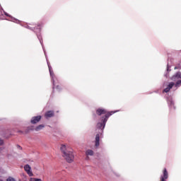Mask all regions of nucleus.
<instances>
[{"instance_id": "nucleus-1", "label": "nucleus", "mask_w": 181, "mask_h": 181, "mask_svg": "<svg viewBox=\"0 0 181 181\" xmlns=\"http://www.w3.org/2000/svg\"><path fill=\"white\" fill-rule=\"evenodd\" d=\"M114 112H107L105 109L99 108L96 110L97 115L101 116L104 115V117H102L101 122L98 123L97 128L98 129H100V132H103V130L104 128H105V124H107V121H108V118L114 114Z\"/></svg>"}, {"instance_id": "nucleus-14", "label": "nucleus", "mask_w": 181, "mask_h": 181, "mask_svg": "<svg viewBox=\"0 0 181 181\" xmlns=\"http://www.w3.org/2000/svg\"><path fill=\"white\" fill-rule=\"evenodd\" d=\"M181 86V80H178L175 83V87H180Z\"/></svg>"}, {"instance_id": "nucleus-21", "label": "nucleus", "mask_w": 181, "mask_h": 181, "mask_svg": "<svg viewBox=\"0 0 181 181\" xmlns=\"http://www.w3.org/2000/svg\"><path fill=\"white\" fill-rule=\"evenodd\" d=\"M0 181H3L2 180H0Z\"/></svg>"}, {"instance_id": "nucleus-4", "label": "nucleus", "mask_w": 181, "mask_h": 181, "mask_svg": "<svg viewBox=\"0 0 181 181\" xmlns=\"http://www.w3.org/2000/svg\"><path fill=\"white\" fill-rule=\"evenodd\" d=\"M24 170L25 172L28 173L29 176H33V173H32V168H30V165H25L24 166Z\"/></svg>"}, {"instance_id": "nucleus-11", "label": "nucleus", "mask_w": 181, "mask_h": 181, "mask_svg": "<svg viewBox=\"0 0 181 181\" xmlns=\"http://www.w3.org/2000/svg\"><path fill=\"white\" fill-rule=\"evenodd\" d=\"M43 128H45V125L44 124H40V125H38L35 127V131L39 132V131L43 129Z\"/></svg>"}, {"instance_id": "nucleus-17", "label": "nucleus", "mask_w": 181, "mask_h": 181, "mask_svg": "<svg viewBox=\"0 0 181 181\" xmlns=\"http://www.w3.org/2000/svg\"><path fill=\"white\" fill-rule=\"evenodd\" d=\"M1 145H4V140L0 139V146Z\"/></svg>"}, {"instance_id": "nucleus-13", "label": "nucleus", "mask_w": 181, "mask_h": 181, "mask_svg": "<svg viewBox=\"0 0 181 181\" xmlns=\"http://www.w3.org/2000/svg\"><path fill=\"white\" fill-rule=\"evenodd\" d=\"M33 129L32 127H28L27 129L25 132L18 131L21 134H29V131H33Z\"/></svg>"}, {"instance_id": "nucleus-5", "label": "nucleus", "mask_w": 181, "mask_h": 181, "mask_svg": "<svg viewBox=\"0 0 181 181\" xmlns=\"http://www.w3.org/2000/svg\"><path fill=\"white\" fill-rule=\"evenodd\" d=\"M168 107L170 108V111H172L173 110H176V107H175V102L172 100H169L168 101Z\"/></svg>"}, {"instance_id": "nucleus-19", "label": "nucleus", "mask_w": 181, "mask_h": 181, "mask_svg": "<svg viewBox=\"0 0 181 181\" xmlns=\"http://www.w3.org/2000/svg\"><path fill=\"white\" fill-rule=\"evenodd\" d=\"M53 86H53V88H54V83H53Z\"/></svg>"}, {"instance_id": "nucleus-15", "label": "nucleus", "mask_w": 181, "mask_h": 181, "mask_svg": "<svg viewBox=\"0 0 181 181\" xmlns=\"http://www.w3.org/2000/svg\"><path fill=\"white\" fill-rule=\"evenodd\" d=\"M30 181H42L40 179H36V178H31Z\"/></svg>"}, {"instance_id": "nucleus-2", "label": "nucleus", "mask_w": 181, "mask_h": 181, "mask_svg": "<svg viewBox=\"0 0 181 181\" xmlns=\"http://www.w3.org/2000/svg\"><path fill=\"white\" fill-rule=\"evenodd\" d=\"M60 149L62 153L63 158H64L68 163H71V162L74 160V154H73V149L63 144L61 146Z\"/></svg>"}, {"instance_id": "nucleus-18", "label": "nucleus", "mask_w": 181, "mask_h": 181, "mask_svg": "<svg viewBox=\"0 0 181 181\" xmlns=\"http://www.w3.org/2000/svg\"><path fill=\"white\" fill-rule=\"evenodd\" d=\"M56 88H57V90H62V87H60V86H56Z\"/></svg>"}, {"instance_id": "nucleus-7", "label": "nucleus", "mask_w": 181, "mask_h": 181, "mask_svg": "<svg viewBox=\"0 0 181 181\" xmlns=\"http://www.w3.org/2000/svg\"><path fill=\"white\" fill-rule=\"evenodd\" d=\"M181 78V72H177L174 76H172L171 80L173 81H177V80H179Z\"/></svg>"}, {"instance_id": "nucleus-3", "label": "nucleus", "mask_w": 181, "mask_h": 181, "mask_svg": "<svg viewBox=\"0 0 181 181\" xmlns=\"http://www.w3.org/2000/svg\"><path fill=\"white\" fill-rule=\"evenodd\" d=\"M40 119H42L41 115L35 116L31 118L30 122L33 124H37V122H39Z\"/></svg>"}, {"instance_id": "nucleus-8", "label": "nucleus", "mask_w": 181, "mask_h": 181, "mask_svg": "<svg viewBox=\"0 0 181 181\" xmlns=\"http://www.w3.org/2000/svg\"><path fill=\"white\" fill-rule=\"evenodd\" d=\"M173 86H175V83L173 82L170 83L168 87L163 90V93H169V91H170V89L173 88Z\"/></svg>"}, {"instance_id": "nucleus-16", "label": "nucleus", "mask_w": 181, "mask_h": 181, "mask_svg": "<svg viewBox=\"0 0 181 181\" xmlns=\"http://www.w3.org/2000/svg\"><path fill=\"white\" fill-rule=\"evenodd\" d=\"M6 181H15V179L10 177L7 178Z\"/></svg>"}, {"instance_id": "nucleus-6", "label": "nucleus", "mask_w": 181, "mask_h": 181, "mask_svg": "<svg viewBox=\"0 0 181 181\" xmlns=\"http://www.w3.org/2000/svg\"><path fill=\"white\" fill-rule=\"evenodd\" d=\"M45 117L46 118H52V117H54V111L48 110L47 112H45Z\"/></svg>"}, {"instance_id": "nucleus-12", "label": "nucleus", "mask_w": 181, "mask_h": 181, "mask_svg": "<svg viewBox=\"0 0 181 181\" xmlns=\"http://www.w3.org/2000/svg\"><path fill=\"white\" fill-rule=\"evenodd\" d=\"M86 155L87 156H93V155H94V151H93V150L88 149V150L86 151Z\"/></svg>"}, {"instance_id": "nucleus-10", "label": "nucleus", "mask_w": 181, "mask_h": 181, "mask_svg": "<svg viewBox=\"0 0 181 181\" xmlns=\"http://www.w3.org/2000/svg\"><path fill=\"white\" fill-rule=\"evenodd\" d=\"M168 170L166 168L163 170V176L161 177V181H165V179H168Z\"/></svg>"}, {"instance_id": "nucleus-20", "label": "nucleus", "mask_w": 181, "mask_h": 181, "mask_svg": "<svg viewBox=\"0 0 181 181\" xmlns=\"http://www.w3.org/2000/svg\"><path fill=\"white\" fill-rule=\"evenodd\" d=\"M18 146V148H21V146Z\"/></svg>"}, {"instance_id": "nucleus-9", "label": "nucleus", "mask_w": 181, "mask_h": 181, "mask_svg": "<svg viewBox=\"0 0 181 181\" xmlns=\"http://www.w3.org/2000/svg\"><path fill=\"white\" fill-rule=\"evenodd\" d=\"M95 146H100V134H96L95 140Z\"/></svg>"}]
</instances>
